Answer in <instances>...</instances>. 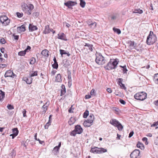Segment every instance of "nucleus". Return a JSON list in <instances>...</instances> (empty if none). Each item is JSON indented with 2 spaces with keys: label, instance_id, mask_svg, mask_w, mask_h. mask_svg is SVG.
<instances>
[{
  "label": "nucleus",
  "instance_id": "nucleus-1",
  "mask_svg": "<svg viewBox=\"0 0 158 158\" xmlns=\"http://www.w3.org/2000/svg\"><path fill=\"white\" fill-rule=\"evenodd\" d=\"M23 10L27 15H30L31 13V11L34 9L33 5L31 4H29L28 5L26 4H23L22 5Z\"/></svg>",
  "mask_w": 158,
  "mask_h": 158
},
{
  "label": "nucleus",
  "instance_id": "nucleus-30",
  "mask_svg": "<svg viewBox=\"0 0 158 158\" xmlns=\"http://www.w3.org/2000/svg\"><path fill=\"white\" fill-rule=\"evenodd\" d=\"M12 132L15 135V136H17L19 132V131L18 130L17 128H14L12 129Z\"/></svg>",
  "mask_w": 158,
  "mask_h": 158
},
{
  "label": "nucleus",
  "instance_id": "nucleus-51",
  "mask_svg": "<svg viewBox=\"0 0 158 158\" xmlns=\"http://www.w3.org/2000/svg\"><path fill=\"white\" fill-rule=\"evenodd\" d=\"M119 130V131H122L123 129V126H122V127L121 126H120V125H118V126H117V127H116Z\"/></svg>",
  "mask_w": 158,
  "mask_h": 158
},
{
  "label": "nucleus",
  "instance_id": "nucleus-18",
  "mask_svg": "<svg viewBox=\"0 0 158 158\" xmlns=\"http://www.w3.org/2000/svg\"><path fill=\"white\" fill-rule=\"evenodd\" d=\"M26 30L25 27L24 26L22 25L20 27H19L17 28V31L18 32H23Z\"/></svg>",
  "mask_w": 158,
  "mask_h": 158
},
{
  "label": "nucleus",
  "instance_id": "nucleus-39",
  "mask_svg": "<svg viewBox=\"0 0 158 158\" xmlns=\"http://www.w3.org/2000/svg\"><path fill=\"white\" fill-rule=\"evenodd\" d=\"M89 114V112L87 110H86L85 112L84 113L83 115V117L84 118H86L87 116Z\"/></svg>",
  "mask_w": 158,
  "mask_h": 158
},
{
  "label": "nucleus",
  "instance_id": "nucleus-37",
  "mask_svg": "<svg viewBox=\"0 0 158 158\" xmlns=\"http://www.w3.org/2000/svg\"><path fill=\"white\" fill-rule=\"evenodd\" d=\"M154 80L156 83L158 84V73L155 75Z\"/></svg>",
  "mask_w": 158,
  "mask_h": 158
},
{
  "label": "nucleus",
  "instance_id": "nucleus-40",
  "mask_svg": "<svg viewBox=\"0 0 158 158\" xmlns=\"http://www.w3.org/2000/svg\"><path fill=\"white\" fill-rule=\"evenodd\" d=\"M35 62V58L32 57V58L31 60L30 61V64H34Z\"/></svg>",
  "mask_w": 158,
  "mask_h": 158
},
{
  "label": "nucleus",
  "instance_id": "nucleus-9",
  "mask_svg": "<svg viewBox=\"0 0 158 158\" xmlns=\"http://www.w3.org/2000/svg\"><path fill=\"white\" fill-rule=\"evenodd\" d=\"M77 3L76 2H73L72 1H69L66 2L64 3V5L67 6L68 8L71 9L72 8L71 7L74 6L77 4Z\"/></svg>",
  "mask_w": 158,
  "mask_h": 158
},
{
  "label": "nucleus",
  "instance_id": "nucleus-29",
  "mask_svg": "<svg viewBox=\"0 0 158 158\" xmlns=\"http://www.w3.org/2000/svg\"><path fill=\"white\" fill-rule=\"evenodd\" d=\"M134 45V41H131L129 43V47L130 49H132L133 48H134L135 46Z\"/></svg>",
  "mask_w": 158,
  "mask_h": 158
},
{
  "label": "nucleus",
  "instance_id": "nucleus-13",
  "mask_svg": "<svg viewBox=\"0 0 158 158\" xmlns=\"http://www.w3.org/2000/svg\"><path fill=\"white\" fill-rule=\"evenodd\" d=\"M110 123L114 126L117 127L118 125H119L122 127V125L118 121L115 119H113L112 121H110Z\"/></svg>",
  "mask_w": 158,
  "mask_h": 158
},
{
  "label": "nucleus",
  "instance_id": "nucleus-34",
  "mask_svg": "<svg viewBox=\"0 0 158 158\" xmlns=\"http://www.w3.org/2000/svg\"><path fill=\"white\" fill-rule=\"evenodd\" d=\"M80 5L81 6L82 8L84 7L86 4L85 2L83 0H80Z\"/></svg>",
  "mask_w": 158,
  "mask_h": 158
},
{
  "label": "nucleus",
  "instance_id": "nucleus-49",
  "mask_svg": "<svg viewBox=\"0 0 158 158\" xmlns=\"http://www.w3.org/2000/svg\"><path fill=\"white\" fill-rule=\"evenodd\" d=\"M0 42L2 44H3L6 43V41L4 39L2 38L0 40Z\"/></svg>",
  "mask_w": 158,
  "mask_h": 158
},
{
  "label": "nucleus",
  "instance_id": "nucleus-64",
  "mask_svg": "<svg viewBox=\"0 0 158 158\" xmlns=\"http://www.w3.org/2000/svg\"><path fill=\"white\" fill-rule=\"evenodd\" d=\"M121 85H122V87H121L122 89H126V88L125 86L123 84V83H121Z\"/></svg>",
  "mask_w": 158,
  "mask_h": 158
},
{
  "label": "nucleus",
  "instance_id": "nucleus-33",
  "mask_svg": "<svg viewBox=\"0 0 158 158\" xmlns=\"http://www.w3.org/2000/svg\"><path fill=\"white\" fill-rule=\"evenodd\" d=\"M113 29L114 31L116 32L118 34H119L121 33L120 30L119 29L116 28L115 27H113Z\"/></svg>",
  "mask_w": 158,
  "mask_h": 158
},
{
  "label": "nucleus",
  "instance_id": "nucleus-36",
  "mask_svg": "<svg viewBox=\"0 0 158 158\" xmlns=\"http://www.w3.org/2000/svg\"><path fill=\"white\" fill-rule=\"evenodd\" d=\"M61 145V142H60L59 143L58 145V146H56L54 148L53 150L56 151H57L60 148V147Z\"/></svg>",
  "mask_w": 158,
  "mask_h": 158
},
{
  "label": "nucleus",
  "instance_id": "nucleus-55",
  "mask_svg": "<svg viewBox=\"0 0 158 158\" xmlns=\"http://www.w3.org/2000/svg\"><path fill=\"white\" fill-rule=\"evenodd\" d=\"M33 14V16H35L36 17H37L39 15V14L38 12H35Z\"/></svg>",
  "mask_w": 158,
  "mask_h": 158
},
{
  "label": "nucleus",
  "instance_id": "nucleus-47",
  "mask_svg": "<svg viewBox=\"0 0 158 158\" xmlns=\"http://www.w3.org/2000/svg\"><path fill=\"white\" fill-rule=\"evenodd\" d=\"M118 80H119V81H118V85L120 86L121 87H122V86L121 85V83H122V81H121L122 80V78H119Z\"/></svg>",
  "mask_w": 158,
  "mask_h": 158
},
{
  "label": "nucleus",
  "instance_id": "nucleus-26",
  "mask_svg": "<svg viewBox=\"0 0 158 158\" xmlns=\"http://www.w3.org/2000/svg\"><path fill=\"white\" fill-rule=\"evenodd\" d=\"M98 153H102L107 152L106 149L102 148H98Z\"/></svg>",
  "mask_w": 158,
  "mask_h": 158
},
{
  "label": "nucleus",
  "instance_id": "nucleus-54",
  "mask_svg": "<svg viewBox=\"0 0 158 158\" xmlns=\"http://www.w3.org/2000/svg\"><path fill=\"white\" fill-rule=\"evenodd\" d=\"M153 35H155L154 34L152 31H150L149 35L148 37H149L150 36H152Z\"/></svg>",
  "mask_w": 158,
  "mask_h": 158
},
{
  "label": "nucleus",
  "instance_id": "nucleus-35",
  "mask_svg": "<svg viewBox=\"0 0 158 158\" xmlns=\"http://www.w3.org/2000/svg\"><path fill=\"white\" fill-rule=\"evenodd\" d=\"M88 119L89 120H92V122H93L94 120V115L93 114H90V115L89 116Z\"/></svg>",
  "mask_w": 158,
  "mask_h": 158
},
{
  "label": "nucleus",
  "instance_id": "nucleus-15",
  "mask_svg": "<svg viewBox=\"0 0 158 158\" xmlns=\"http://www.w3.org/2000/svg\"><path fill=\"white\" fill-rule=\"evenodd\" d=\"M29 29L30 31H33L35 30H36L38 29L37 27L32 24H30L29 26Z\"/></svg>",
  "mask_w": 158,
  "mask_h": 158
},
{
  "label": "nucleus",
  "instance_id": "nucleus-52",
  "mask_svg": "<svg viewBox=\"0 0 158 158\" xmlns=\"http://www.w3.org/2000/svg\"><path fill=\"white\" fill-rule=\"evenodd\" d=\"M154 143L156 145H158V136L156 138L154 141Z\"/></svg>",
  "mask_w": 158,
  "mask_h": 158
},
{
  "label": "nucleus",
  "instance_id": "nucleus-53",
  "mask_svg": "<svg viewBox=\"0 0 158 158\" xmlns=\"http://www.w3.org/2000/svg\"><path fill=\"white\" fill-rule=\"evenodd\" d=\"M26 111L25 110V109H23V116L24 117H26L27 116L26 113Z\"/></svg>",
  "mask_w": 158,
  "mask_h": 158
},
{
  "label": "nucleus",
  "instance_id": "nucleus-28",
  "mask_svg": "<svg viewBox=\"0 0 158 158\" xmlns=\"http://www.w3.org/2000/svg\"><path fill=\"white\" fill-rule=\"evenodd\" d=\"M143 11L142 10L140 9H135L133 11V13H139L141 14L143 13Z\"/></svg>",
  "mask_w": 158,
  "mask_h": 158
},
{
  "label": "nucleus",
  "instance_id": "nucleus-45",
  "mask_svg": "<svg viewBox=\"0 0 158 158\" xmlns=\"http://www.w3.org/2000/svg\"><path fill=\"white\" fill-rule=\"evenodd\" d=\"M7 107L9 110H12L14 109L13 106L10 104H8L7 106Z\"/></svg>",
  "mask_w": 158,
  "mask_h": 158
},
{
  "label": "nucleus",
  "instance_id": "nucleus-25",
  "mask_svg": "<svg viewBox=\"0 0 158 158\" xmlns=\"http://www.w3.org/2000/svg\"><path fill=\"white\" fill-rule=\"evenodd\" d=\"M5 97V93L0 90V101H2Z\"/></svg>",
  "mask_w": 158,
  "mask_h": 158
},
{
  "label": "nucleus",
  "instance_id": "nucleus-63",
  "mask_svg": "<svg viewBox=\"0 0 158 158\" xmlns=\"http://www.w3.org/2000/svg\"><path fill=\"white\" fill-rule=\"evenodd\" d=\"M123 70L124 73H126L127 72V70L126 69V67L124 69H123Z\"/></svg>",
  "mask_w": 158,
  "mask_h": 158
},
{
  "label": "nucleus",
  "instance_id": "nucleus-27",
  "mask_svg": "<svg viewBox=\"0 0 158 158\" xmlns=\"http://www.w3.org/2000/svg\"><path fill=\"white\" fill-rule=\"evenodd\" d=\"M136 146L138 148H140L142 150H143L144 149L143 144L139 142L137 144Z\"/></svg>",
  "mask_w": 158,
  "mask_h": 158
},
{
  "label": "nucleus",
  "instance_id": "nucleus-24",
  "mask_svg": "<svg viewBox=\"0 0 158 158\" xmlns=\"http://www.w3.org/2000/svg\"><path fill=\"white\" fill-rule=\"evenodd\" d=\"M49 104V102H47L45 104V105H44L43 106L42 108L44 110L43 112H44V113H45L47 109V108L48 107V106Z\"/></svg>",
  "mask_w": 158,
  "mask_h": 158
},
{
  "label": "nucleus",
  "instance_id": "nucleus-21",
  "mask_svg": "<svg viewBox=\"0 0 158 158\" xmlns=\"http://www.w3.org/2000/svg\"><path fill=\"white\" fill-rule=\"evenodd\" d=\"M61 96L65 94L66 92V89L65 87V86L63 85H62L61 86Z\"/></svg>",
  "mask_w": 158,
  "mask_h": 158
},
{
  "label": "nucleus",
  "instance_id": "nucleus-44",
  "mask_svg": "<svg viewBox=\"0 0 158 158\" xmlns=\"http://www.w3.org/2000/svg\"><path fill=\"white\" fill-rule=\"evenodd\" d=\"M52 65L53 68L54 69H57L58 68V63H54V64H52Z\"/></svg>",
  "mask_w": 158,
  "mask_h": 158
},
{
  "label": "nucleus",
  "instance_id": "nucleus-12",
  "mask_svg": "<svg viewBox=\"0 0 158 158\" xmlns=\"http://www.w3.org/2000/svg\"><path fill=\"white\" fill-rule=\"evenodd\" d=\"M93 122L92 120H89L87 119L84 122L83 124L85 127H89L93 125Z\"/></svg>",
  "mask_w": 158,
  "mask_h": 158
},
{
  "label": "nucleus",
  "instance_id": "nucleus-50",
  "mask_svg": "<svg viewBox=\"0 0 158 158\" xmlns=\"http://www.w3.org/2000/svg\"><path fill=\"white\" fill-rule=\"evenodd\" d=\"M119 101L120 103L123 105H125L126 104V102L123 99H120L119 100Z\"/></svg>",
  "mask_w": 158,
  "mask_h": 158
},
{
  "label": "nucleus",
  "instance_id": "nucleus-3",
  "mask_svg": "<svg viewBox=\"0 0 158 158\" xmlns=\"http://www.w3.org/2000/svg\"><path fill=\"white\" fill-rule=\"evenodd\" d=\"M95 61L97 64L102 65L106 63V60L101 54H97L96 55Z\"/></svg>",
  "mask_w": 158,
  "mask_h": 158
},
{
  "label": "nucleus",
  "instance_id": "nucleus-11",
  "mask_svg": "<svg viewBox=\"0 0 158 158\" xmlns=\"http://www.w3.org/2000/svg\"><path fill=\"white\" fill-rule=\"evenodd\" d=\"M51 31L52 32L53 34L55 33V31H54L52 29L49 28V25H48L45 26L44 33L45 34H48Z\"/></svg>",
  "mask_w": 158,
  "mask_h": 158
},
{
  "label": "nucleus",
  "instance_id": "nucleus-22",
  "mask_svg": "<svg viewBox=\"0 0 158 158\" xmlns=\"http://www.w3.org/2000/svg\"><path fill=\"white\" fill-rule=\"evenodd\" d=\"M118 59H117L114 60L113 61H112V63L114 69L117 67V65L118 64Z\"/></svg>",
  "mask_w": 158,
  "mask_h": 158
},
{
  "label": "nucleus",
  "instance_id": "nucleus-48",
  "mask_svg": "<svg viewBox=\"0 0 158 158\" xmlns=\"http://www.w3.org/2000/svg\"><path fill=\"white\" fill-rule=\"evenodd\" d=\"M95 90L93 89L90 92V94L91 95H94L95 94Z\"/></svg>",
  "mask_w": 158,
  "mask_h": 158
},
{
  "label": "nucleus",
  "instance_id": "nucleus-19",
  "mask_svg": "<svg viewBox=\"0 0 158 158\" xmlns=\"http://www.w3.org/2000/svg\"><path fill=\"white\" fill-rule=\"evenodd\" d=\"M48 52V51L47 49H44L42 51L41 54L45 57H48L49 55Z\"/></svg>",
  "mask_w": 158,
  "mask_h": 158
},
{
  "label": "nucleus",
  "instance_id": "nucleus-61",
  "mask_svg": "<svg viewBox=\"0 0 158 158\" xmlns=\"http://www.w3.org/2000/svg\"><path fill=\"white\" fill-rule=\"evenodd\" d=\"M107 91L109 93H111L112 92V90L110 88H108L106 89Z\"/></svg>",
  "mask_w": 158,
  "mask_h": 158
},
{
  "label": "nucleus",
  "instance_id": "nucleus-32",
  "mask_svg": "<svg viewBox=\"0 0 158 158\" xmlns=\"http://www.w3.org/2000/svg\"><path fill=\"white\" fill-rule=\"evenodd\" d=\"M37 73L38 72L37 71L32 72V73L30 74V77H31L37 76L38 75Z\"/></svg>",
  "mask_w": 158,
  "mask_h": 158
},
{
  "label": "nucleus",
  "instance_id": "nucleus-59",
  "mask_svg": "<svg viewBox=\"0 0 158 158\" xmlns=\"http://www.w3.org/2000/svg\"><path fill=\"white\" fill-rule=\"evenodd\" d=\"M134 132L133 131L131 132L129 134V137L130 138V137H131L133 136V135L134 134Z\"/></svg>",
  "mask_w": 158,
  "mask_h": 158
},
{
  "label": "nucleus",
  "instance_id": "nucleus-10",
  "mask_svg": "<svg viewBox=\"0 0 158 158\" xmlns=\"http://www.w3.org/2000/svg\"><path fill=\"white\" fill-rule=\"evenodd\" d=\"M104 68L108 70L114 69L112 63V60H110V61L104 67Z\"/></svg>",
  "mask_w": 158,
  "mask_h": 158
},
{
  "label": "nucleus",
  "instance_id": "nucleus-20",
  "mask_svg": "<svg viewBox=\"0 0 158 158\" xmlns=\"http://www.w3.org/2000/svg\"><path fill=\"white\" fill-rule=\"evenodd\" d=\"M98 148L97 147H94L91 148L90 152L94 153H98Z\"/></svg>",
  "mask_w": 158,
  "mask_h": 158
},
{
  "label": "nucleus",
  "instance_id": "nucleus-8",
  "mask_svg": "<svg viewBox=\"0 0 158 158\" xmlns=\"http://www.w3.org/2000/svg\"><path fill=\"white\" fill-rule=\"evenodd\" d=\"M4 76L5 77H10L14 78L16 77V75L12 71L9 70L6 72Z\"/></svg>",
  "mask_w": 158,
  "mask_h": 158
},
{
  "label": "nucleus",
  "instance_id": "nucleus-23",
  "mask_svg": "<svg viewBox=\"0 0 158 158\" xmlns=\"http://www.w3.org/2000/svg\"><path fill=\"white\" fill-rule=\"evenodd\" d=\"M62 78L60 74H58L56 77V81L57 82H60L62 81Z\"/></svg>",
  "mask_w": 158,
  "mask_h": 158
},
{
  "label": "nucleus",
  "instance_id": "nucleus-46",
  "mask_svg": "<svg viewBox=\"0 0 158 158\" xmlns=\"http://www.w3.org/2000/svg\"><path fill=\"white\" fill-rule=\"evenodd\" d=\"M16 14L17 17L19 18H21L22 17L23 15V14L22 13L21 14L19 12H17L16 13Z\"/></svg>",
  "mask_w": 158,
  "mask_h": 158
},
{
  "label": "nucleus",
  "instance_id": "nucleus-16",
  "mask_svg": "<svg viewBox=\"0 0 158 158\" xmlns=\"http://www.w3.org/2000/svg\"><path fill=\"white\" fill-rule=\"evenodd\" d=\"M65 35L64 33L61 34H59L58 35V39H61L63 40H67V39H65Z\"/></svg>",
  "mask_w": 158,
  "mask_h": 158
},
{
  "label": "nucleus",
  "instance_id": "nucleus-57",
  "mask_svg": "<svg viewBox=\"0 0 158 158\" xmlns=\"http://www.w3.org/2000/svg\"><path fill=\"white\" fill-rule=\"evenodd\" d=\"M14 37V38L15 40H18L19 38V36L18 35H15V34L13 35Z\"/></svg>",
  "mask_w": 158,
  "mask_h": 158
},
{
  "label": "nucleus",
  "instance_id": "nucleus-41",
  "mask_svg": "<svg viewBox=\"0 0 158 158\" xmlns=\"http://www.w3.org/2000/svg\"><path fill=\"white\" fill-rule=\"evenodd\" d=\"M51 122H49V121L44 126V127L45 129H48V127L51 125Z\"/></svg>",
  "mask_w": 158,
  "mask_h": 158
},
{
  "label": "nucleus",
  "instance_id": "nucleus-43",
  "mask_svg": "<svg viewBox=\"0 0 158 158\" xmlns=\"http://www.w3.org/2000/svg\"><path fill=\"white\" fill-rule=\"evenodd\" d=\"M25 51H21L18 53V55L20 56H23L25 54Z\"/></svg>",
  "mask_w": 158,
  "mask_h": 158
},
{
  "label": "nucleus",
  "instance_id": "nucleus-42",
  "mask_svg": "<svg viewBox=\"0 0 158 158\" xmlns=\"http://www.w3.org/2000/svg\"><path fill=\"white\" fill-rule=\"evenodd\" d=\"M60 54L62 56L63 54H67V52H65V51L62 49L60 50Z\"/></svg>",
  "mask_w": 158,
  "mask_h": 158
},
{
  "label": "nucleus",
  "instance_id": "nucleus-31",
  "mask_svg": "<svg viewBox=\"0 0 158 158\" xmlns=\"http://www.w3.org/2000/svg\"><path fill=\"white\" fill-rule=\"evenodd\" d=\"M75 121L73 118H71L69 120L68 122L69 124V125H71L74 123Z\"/></svg>",
  "mask_w": 158,
  "mask_h": 158
},
{
  "label": "nucleus",
  "instance_id": "nucleus-14",
  "mask_svg": "<svg viewBox=\"0 0 158 158\" xmlns=\"http://www.w3.org/2000/svg\"><path fill=\"white\" fill-rule=\"evenodd\" d=\"M23 80L25 81L27 84H30L32 82V79L31 77L29 76L27 77L24 78Z\"/></svg>",
  "mask_w": 158,
  "mask_h": 158
},
{
  "label": "nucleus",
  "instance_id": "nucleus-4",
  "mask_svg": "<svg viewBox=\"0 0 158 158\" xmlns=\"http://www.w3.org/2000/svg\"><path fill=\"white\" fill-rule=\"evenodd\" d=\"M83 129L81 126L79 125H77L75 126L74 130L72 131L70 133V135L73 136H75L77 134H81L82 133Z\"/></svg>",
  "mask_w": 158,
  "mask_h": 158
},
{
  "label": "nucleus",
  "instance_id": "nucleus-58",
  "mask_svg": "<svg viewBox=\"0 0 158 158\" xmlns=\"http://www.w3.org/2000/svg\"><path fill=\"white\" fill-rule=\"evenodd\" d=\"M63 24H65L66 27L68 28L70 26V25L69 24L66 22L63 23Z\"/></svg>",
  "mask_w": 158,
  "mask_h": 158
},
{
  "label": "nucleus",
  "instance_id": "nucleus-56",
  "mask_svg": "<svg viewBox=\"0 0 158 158\" xmlns=\"http://www.w3.org/2000/svg\"><path fill=\"white\" fill-rule=\"evenodd\" d=\"M56 71V70H52V71L51 74L52 76H53L55 75Z\"/></svg>",
  "mask_w": 158,
  "mask_h": 158
},
{
  "label": "nucleus",
  "instance_id": "nucleus-5",
  "mask_svg": "<svg viewBox=\"0 0 158 158\" xmlns=\"http://www.w3.org/2000/svg\"><path fill=\"white\" fill-rule=\"evenodd\" d=\"M0 22L3 25L6 26L10 22V20L6 15H3L0 17Z\"/></svg>",
  "mask_w": 158,
  "mask_h": 158
},
{
  "label": "nucleus",
  "instance_id": "nucleus-38",
  "mask_svg": "<svg viewBox=\"0 0 158 158\" xmlns=\"http://www.w3.org/2000/svg\"><path fill=\"white\" fill-rule=\"evenodd\" d=\"M97 24L96 22H94L93 23H92L91 24V25H90L89 27H90L92 29H94L95 27H96V26H97Z\"/></svg>",
  "mask_w": 158,
  "mask_h": 158
},
{
  "label": "nucleus",
  "instance_id": "nucleus-6",
  "mask_svg": "<svg viewBox=\"0 0 158 158\" xmlns=\"http://www.w3.org/2000/svg\"><path fill=\"white\" fill-rule=\"evenodd\" d=\"M157 37L156 35H153L152 36L147 37L146 43L148 45L153 44L156 41Z\"/></svg>",
  "mask_w": 158,
  "mask_h": 158
},
{
  "label": "nucleus",
  "instance_id": "nucleus-7",
  "mask_svg": "<svg viewBox=\"0 0 158 158\" xmlns=\"http://www.w3.org/2000/svg\"><path fill=\"white\" fill-rule=\"evenodd\" d=\"M131 158H140V151L138 149L134 150L130 154Z\"/></svg>",
  "mask_w": 158,
  "mask_h": 158
},
{
  "label": "nucleus",
  "instance_id": "nucleus-17",
  "mask_svg": "<svg viewBox=\"0 0 158 158\" xmlns=\"http://www.w3.org/2000/svg\"><path fill=\"white\" fill-rule=\"evenodd\" d=\"M85 47H87V49H88L89 51H92L93 50V45L90 44H89L86 43L85 45H84Z\"/></svg>",
  "mask_w": 158,
  "mask_h": 158
},
{
  "label": "nucleus",
  "instance_id": "nucleus-62",
  "mask_svg": "<svg viewBox=\"0 0 158 158\" xmlns=\"http://www.w3.org/2000/svg\"><path fill=\"white\" fill-rule=\"evenodd\" d=\"M91 97V95H86L85 96V99H89Z\"/></svg>",
  "mask_w": 158,
  "mask_h": 158
},
{
  "label": "nucleus",
  "instance_id": "nucleus-60",
  "mask_svg": "<svg viewBox=\"0 0 158 158\" xmlns=\"http://www.w3.org/2000/svg\"><path fill=\"white\" fill-rule=\"evenodd\" d=\"M93 23V22H92L90 20H89L87 22V23L88 24L89 26L90 25H91V24Z\"/></svg>",
  "mask_w": 158,
  "mask_h": 158
},
{
  "label": "nucleus",
  "instance_id": "nucleus-2",
  "mask_svg": "<svg viewBox=\"0 0 158 158\" xmlns=\"http://www.w3.org/2000/svg\"><path fill=\"white\" fill-rule=\"evenodd\" d=\"M134 97L137 100L143 101L146 98L147 94L144 92H141L135 94Z\"/></svg>",
  "mask_w": 158,
  "mask_h": 158
}]
</instances>
